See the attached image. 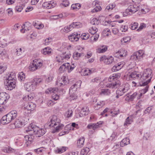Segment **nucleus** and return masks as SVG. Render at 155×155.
<instances>
[{
  "label": "nucleus",
  "mask_w": 155,
  "mask_h": 155,
  "mask_svg": "<svg viewBox=\"0 0 155 155\" xmlns=\"http://www.w3.org/2000/svg\"><path fill=\"white\" fill-rule=\"evenodd\" d=\"M4 82L5 88L8 90H12L16 86V74L15 72H11L10 74L5 77Z\"/></svg>",
  "instance_id": "1"
},
{
  "label": "nucleus",
  "mask_w": 155,
  "mask_h": 155,
  "mask_svg": "<svg viewBox=\"0 0 155 155\" xmlns=\"http://www.w3.org/2000/svg\"><path fill=\"white\" fill-rule=\"evenodd\" d=\"M60 120L57 118L56 115H54L50 119V122H49V126L54 127V129L52 131V133L54 134L56 132H58L59 130L61 129L64 126L62 124H59Z\"/></svg>",
  "instance_id": "2"
},
{
  "label": "nucleus",
  "mask_w": 155,
  "mask_h": 155,
  "mask_svg": "<svg viewBox=\"0 0 155 155\" xmlns=\"http://www.w3.org/2000/svg\"><path fill=\"white\" fill-rule=\"evenodd\" d=\"M152 71L150 69H147L144 71L143 73L141 78L143 80V81L140 82V85L141 86H144L147 85L151 81L152 77Z\"/></svg>",
  "instance_id": "3"
},
{
  "label": "nucleus",
  "mask_w": 155,
  "mask_h": 155,
  "mask_svg": "<svg viewBox=\"0 0 155 155\" xmlns=\"http://www.w3.org/2000/svg\"><path fill=\"white\" fill-rule=\"evenodd\" d=\"M38 78H35L32 82H28L25 83L24 87L26 90L28 91H33L36 88L38 83Z\"/></svg>",
  "instance_id": "4"
},
{
  "label": "nucleus",
  "mask_w": 155,
  "mask_h": 155,
  "mask_svg": "<svg viewBox=\"0 0 155 155\" xmlns=\"http://www.w3.org/2000/svg\"><path fill=\"white\" fill-rule=\"evenodd\" d=\"M23 107L25 110H26L25 113L28 115L31 113V111L33 110L36 107V105L33 103L26 102L24 104Z\"/></svg>",
  "instance_id": "5"
},
{
  "label": "nucleus",
  "mask_w": 155,
  "mask_h": 155,
  "mask_svg": "<svg viewBox=\"0 0 155 155\" xmlns=\"http://www.w3.org/2000/svg\"><path fill=\"white\" fill-rule=\"evenodd\" d=\"M144 54L143 50H140L134 52L130 56V59L132 60L139 61L142 58Z\"/></svg>",
  "instance_id": "6"
},
{
  "label": "nucleus",
  "mask_w": 155,
  "mask_h": 155,
  "mask_svg": "<svg viewBox=\"0 0 155 155\" xmlns=\"http://www.w3.org/2000/svg\"><path fill=\"white\" fill-rule=\"evenodd\" d=\"M9 98V96L8 94L4 92L0 93V104H6Z\"/></svg>",
  "instance_id": "7"
},
{
  "label": "nucleus",
  "mask_w": 155,
  "mask_h": 155,
  "mask_svg": "<svg viewBox=\"0 0 155 155\" xmlns=\"http://www.w3.org/2000/svg\"><path fill=\"white\" fill-rule=\"evenodd\" d=\"M100 61L101 62H103L106 64H110L114 62V58L112 56L108 57L104 55L100 58Z\"/></svg>",
  "instance_id": "8"
},
{
  "label": "nucleus",
  "mask_w": 155,
  "mask_h": 155,
  "mask_svg": "<svg viewBox=\"0 0 155 155\" xmlns=\"http://www.w3.org/2000/svg\"><path fill=\"white\" fill-rule=\"evenodd\" d=\"M67 78L66 76H63L61 78H59L56 82V84L58 86L63 87L67 83Z\"/></svg>",
  "instance_id": "9"
},
{
  "label": "nucleus",
  "mask_w": 155,
  "mask_h": 155,
  "mask_svg": "<svg viewBox=\"0 0 155 155\" xmlns=\"http://www.w3.org/2000/svg\"><path fill=\"white\" fill-rule=\"evenodd\" d=\"M38 64L39 62L38 59L34 60L29 66V70L32 71L36 70L38 68Z\"/></svg>",
  "instance_id": "10"
},
{
  "label": "nucleus",
  "mask_w": 155,
  "mask_h": 155,
  "mask_svg": "<svg viewBox=\"0 0 155 155\" xmlns=\"http://www.w3.org/2000/svg\"><path fill=\"white\" fill-rule=\"evenodd\" d=\"M35 137H36V136H35L33 134L26 135L24 137V141L27 146L31 143Z\"/></svg>",
  "instance_id": "11"
},
{
  "label": "nucleus",
  "mask_w": 155,
  "mask_h": 155,
  "mask_svg": "<svg viewBox=\"0 0 155 155\" xmlns=\"http://www.w3.org/2000/svg\"><path fill=\"white\" fill-rule=\"evenodd\" d=\"M31 24L29 22H25V23L22 26V28L21 30V32L24 33L30 30L31 29Z\"/></svg>",
  "instance_id": "12"
},
{
  "label": "nucleus",
  "mask_w": 155,
  "mask_h": 155,
  "mask_svg": "<svg viewBox=\"0 0 155 155\" xmlns=\"http://www.w3.org/2000/svg\"><path fill=\"white\" fill-rule=\"evenodd\" d=\"M102 124V121H99L96 123L90 124L88 125L87 127L89 129H93L95 130L101 126Z\"/></svg>",
  "instance_id": "13"
},
{
  "label": "nucleus",
  "mask_w": 155,
  "mask_h": 155,
  "mask_svg": "<svg viewBox=\"0 0 155 155\" xmlns=\"http://www.w3.org/2000/svg\"><path fill=\"white\" fill-rule=\"evenodd\" d=\"M80 37V34L78 35L77 33H73L68 36L69 39L71 41H77L78 40Z\"/></svg>",
  "instance_id": "14"
},
{
  "label": "nucleus",
  "mask_w": 155,
  "mask_h": 155,
  "mask_svg": "<svg viewBox=\"0 0 155 155\" xmlns=\"http://www.w3.org/2000/svg\"><path fill=\"white\" fill-rule=\"evenodd\" d=\"M55 5V3L51 1L44 2L42 5V7L44 8L49 9L54 7Z\"/></svg>",
  "instance_id": "15"
},
{
  "label": "nucleus",
  "mask_w": 155,
  "mask_h": 155,
  "mask_svg": "<svg viewBox=\"0 0 155 155\" xmlns=\"http://www.w3.org/2000/svg\"><path fill=\"white\" fill-rule=\"evenodd\" d=\"M142 5H140L137 7H136L133 5H130L126 9V11L127 12L129 11L132 13H134L137 11L140 10V7Z\"/></svg>",
  "instance_id": "16"
},
{
  "label": "nucleus",
  "mask_w": 155,
  "mask_h": 155,
  "mask_svg": "<svg viewBox=\"0 0 155 155\" xmlns=\"http://www.w3.org/2000/svg\"><path fill=\"white\" fill-rule=\"evenodd\" d=\"M14 124L15 125V127L17 128L21 127L24 125V123L20 118L16 119L14 123Z\"/></svg>",
  "instance_id": "17"
},
{
  "label": "nucleus",
  "mask_w": 155,
  "mask_h": 155,
  "mask_svg": "<svg viewBox=\"0 0 155 155\" xmlns=\"http://www.w3.org/2000/svg\"><path fill=\"white\" fill-rule=\"evenodd\" d=\"M71 56V54L70 52H63L61 54V59L68 60L69 59Z\"/></svg>",
  "instance_id": "18"
},
{
  "label": "nucleus",
  "mask_w": 155,
  "mask_h": 155,
  "mask_svg": "<svg viewBox=\"0 0 155 155\" xmlns=\"http://www.w3.org/2000/svg\"><path fill=\"white\" fill-rule=\"evenodd\" d=\"M52 50L49 47H48L43 49L41 51V52L42 54L44 55H51V53Z\"/></svg>",
  "instance_id": "19"
},
{
  "label": "nucleus",
  "mask_w": 155,
  "mask_h": 155,
  "mask_svg": "<svg viewBox=\"0 0 155 155\" xmlns=\"http://www.w3.org/2000/svg\"><path fill=\"white\" fill-rule=\"evenodd\" d=\"M124 64L120 63H119L114 65L112 68V71L113 72H116L120 69L123 66Z\"/></svg>",
  "instance_id": "20"
},
{
  "label": "nucleus",
  "mask_w": 155,
  "mask_h": 155,
  "mask_svg": "<svg viewBox=\"0 0 155 155\" xmlns=\"http://www.w3.org/2000/svg\"><path fill=\"white\" fill-rule=\"evenodd\" d=\"M119 81H117L114 83L113 82L107 84V87L110 88H116L120 85Z\"/></svg>",
  "instance_id": "21"
},
{
  "label": "nucleus",
  "mask_w": 155,
  "mask_h": 155,
  "mask_svg": "<svg viewBox=\"0 0 155 155\" xmlns=\"http://www.w3.org/2000/svg\"><path fill=\"white\" fill-rule=\"evenodd\" d=\"M128 91L127 88L124 87L122 89L120 88L117 90L116 91V94L120 95V96H122L123 94L126 92Z\"/></svg>",
  "instance_id": "22"
},
{
  "label": "nucleus",
  "mask_w": 155,
  "mask_h": 155,
  "mask_svg": "<svg viewBox=\"0 0 155 155\" xmlns=\"http://www.w3.org/2000/svg\"><path fill=\"white\" fill-rule=\"evenodd\" d=\"M120 77V73H114L112 75H110L108 79L109 81H111L112 80H116Z\"/></svg>",
  "instance_id": "23"
},
{
  "label": "nucleus",
  "mask_w": 155,
  "mask_h": 155,
  "mask_svg": "<svg viewBox=\"0 0 155 155\" xmlns=\"http://www.w3.org/2000/svg\"><path fill=\"white\" fill-rule=\"evenodd\" d=\"M89 112L88 108L87 107L82 108L80 111L81 114L83 116L87 115Z\"/></svg>",
  "instance_id": "24"
},
{
  "label": "nucleus",
  "mask_w": 155,
  "mask_h": 155,
  "mask_svg": "<svg viewBox=\"0 0 155 155\" xmlns=\"http://www.w3.org/2000/svg\"><path fill=\"white\" fill-rule=\"evenodd\" d=\"M58 89L57 88L54 87V88H52L50 87L48 88L47 89L45 92L46 94H51L53 93H55L58 92Z\"/></svg>",
  "instance_id": "25"
},
{
  "label": "nucleus",
  "mask_w": 155,
  "mask_h": 155,
  "mask_svg": "<svg viewBox=\"0 0 155 155\" xmlns=\"http://www.w3.org/2000/svg\"><path fill=\"white\" fill-rule=\"evenodd\" d=\"M110 94V90L108 89H102L100 92V94L101 95H109Z\"/></svg>",
  "instance_id": "26"
},
{
  "label": "nucleus",
  "mask_w": 155,
  "mask_h": 155,
  "mask_svg": "<svg viewBox=\"0 0 155 155\" xmlns=\"http://www.w3.org/2000/svg\"><path fill=\"white\" fill-rule=\"evenodd\" d=\"M84 138L83 137H80L77 141V144L78 147H82L84 144Z\"/></svg>",
  "instance_id": "27"
},
{
  "label": "nucleus",
  "mask_w": 155,
  "mask_h": 155,
  "mask_svg": "<svg viewBox=\"0 0 155 155\" xmlns=\"http://www.w3.org/2000/svg\"><path fill=\"white\" fill-rule=\"evenodd\" d=\"M92 73V71L88 69H83L81 72V74L82 76H85L90 74Z\"/></svg>",
  "instance_id": "28"
},
{
  "label": "nucleus",
  "mask_w": 155,
  "mask_h": 155,
  "mask_svg": "<svg viewBox=\"0 0 155 155\" xmlns=\"http://www.w3.org/2000/svg\"><path fill=\"white\" fill-rule=\"evenodd\" d=\"M90 149L89 148L86 147L82 149L81 152V155H89Z\"/></svg>",
  "instance_id": "29"
},
{
  "label": "nucleus",
  "mask_w": 155,
  "mask_h": 155,
  "mask_svg": "<svg viewBox=\"0 0 155 155\" xmlns=\"http://www.w3.org/2000/svg\"><path fill=\"white\" fill-rule=\"evenodd\" d=\"M107 49V47L106 46L103 45L100 48L97 49V52L99 53H103L106 51Z\"/></svg>",
  "instance_id": "30"
},
{
  "label": "nucleus",
  "mask_w": 155,
  "mask_h": 155,
  "mask_svg": "<svg viewBox=\"0 0 155 155\" xmlns=\"http://www.w3.org/2000/svg\"><path fill=\"white\" fill-rule=\"evenodd\" d=\"M130 141L129 138H126L123 139L120 143V145L122 147H123L125 145H127L130 143Z\"/></svg>",
  "instance_id": "31"
},
{
  "label": "nucleus",
  "mask_w": 155,
  "mask_h": 155,
  "mask_svg": "<svg viewBox=\"0 0 155 155\" xmlns=\"http://www.w3.org/2000/svg\"><path fill=\"white\" fill-rule=\"evenodd\" d=\"M81 81H79L78 82H76L71 86L70 88V91L74 89L75 88L76 89H77L78 87H79L81 86Z\"/></svg>",
  "instance_id": "32"
},
{
  "label": "nucleus",
  "mask_w": 155,
  "mask_h": 155,
  "mask_svg": "<svg viewBox=\"0 0 155 155\" xmlns=\"http://www.w3.org/2000/svg\"><path fill=\"white\" fill-rule=\"evenodd\" d=\"M104 104L105 103L104 101L100 102L94 106V109L95 110H98L104 106Z\"/></svg>",
  "instance_id": "33"
},
{
  "label": "nucleus",
  "mask_w": 155,
  "mask_h": 155,
  "mask_svg": "<svg viewBox=\"0 0 155 155\" xmlns=\"http://www.w3.org/2000/svg\"><path fill=\"white\" fill-rule=\"evenodd\" d=\"M140 75L137 74V72L136 71H134L133 72L131 73L129 75L130 78H133L134 79V78H135L137 77V78L140 77Z\"/></svg>",
  "instance_id": "34"
},
{
  "label": "nucleus",
  "mask_w": 155,
  "mask_h": 155,
  "mask_svg": "<svg viewBox=\"0 0 155 155\" xmlns=\"http://www.w3.org/2000/svg\"><path fill=\"white\" fill-rule=\"evenodd\" d=\"M32 130L33 132V134H32L34 135L35 136H36L37 137H39V135L38 134L39 130L38 127L36 126L35 127L34 126H33V128Z\"/></svg>",
  "instance_id": "35"
},
{
  "label": "nucleus",
  "mask_w": 155,
  "mask_h": 155,
  "mask_svg": "<svg viewBox=\"0 0 155 155\" xmlns=\"http://www.w3.org/2000/svg\"><path fill=\"white\" fill-rule=\"evenodd\" d=\"M82 54V53H78L77 52H75L73 54V58L75 60H78L81 57Z\"/></svg>",
  "instance_id": "36"
},
{
  "label": "nucleus",
  "mask_w": 155,
  "mask_h": 155,
  "mask_svg": "<svg viewBox=\"0 0 155 155\" xmlns=\"http://www.w3.org/2000/svg\"><path fill=\"white\" fill-rule=\"evenodd\" d=\"M81 5L79 3L73 4L71 6V8L73 10H77L80 8Z\"/></svg>",
  "instance_id": "37"
},
{
  "label": "nucleus",
  "mask_w": 155,
  "mask_h": 155,
  "mask_svg": "<svg viewBox=\"0 0 155 155\" xmlns=\"http://www.w3.org/2000/svg\"><path fill=\"white\" fill-rule=\"evenodd\" d=\"M25 6L24 4H22L20 5L17 6L15 8V10L18 12H21Z\"/></svg>",
  "instance_id": "38"
},
{
  "label": "nucleus",
  "mask_w": 155,
  "mask_h": 155,
  "mask_svg": "<svg viewBox=\"0 0 155 155\" xmlns=\"http://www.w3.org/2000/svg\"><path fill=\"white\" fill-rule=\"evenodd\" d=\"M4 152L7 153H11L14 151V150L10 147H5L3 149Z\"/></svg>",
  "instance_id": "39"
},
{
  "label": "nucleus",
  "mask_w": 155,
  "mask_h": 155,
  "mask_svg": "<svg viewBox=\"0 0 155 155\" xmlns=\"http://www.w3.org/2000/svg\"><path fill=\"white\" fill-rule=\"evenodd\" d=\"M68 66H69V64L68 63H66L62 65H61L59 69V70L61 71L62 72L64 69L66 67H68Z\"/></svg>",
  "instance_id": "40"
},
{
  "label": "nucleus",
  "mask_w": 155,
  "mask_h": 155,
  "mask_svg": "<svg viewBox=\"0 0 155 155\" xmlns=\"http://www.w3.org/2000/svg\"><path fill=\"white\" fill-rule=\"evenodd\" d=\"M90 23L93 25H98L99 24V22L97 18H94L91 20Z\"/></svg>",
  "instance_id": "41"
},
{
  "label": "nucleus",
  "mask_w": 155,
  "mask_h": 155,
  "mask_svg": "<svg viewBox=\"0 0 155 155\" xmlns=\"http://www.w3.org/2000/svg\"><path fill=\"white\" fill-rule=\"evenodd\" d=\"M138 24L137 22H134L133 24H131L130 25V28L133 30L136 29L138 27Z\"/></svg>",
  "instance_id": "42"
},
{
  "label": "nucleus",
  "mask_w": 155,
  "mask_h": 155,
  "mask_svg": "<svg viewBox=\"0 0 155 155\" xmlns=\"http://www.w3.org/2000/svg\"><path fill=\"white\" fill-rule=\"evenodd\" d=\"M115 6V4H109L106 8L105 10L110 11L112 10Z\"/></svg>",
  "instance_id": "43"
},
{
  "label": "nucleus",
  "mask_w": 155,
  "mask_h": 155,
  "mask_svg": "<svg viewBox=\"0 0 155 155\" xmlns=\"http://www.w3.org/2000/svg\"><path fill=\"white\" fill-rule=\"evenodd\" d=\"M131 40V38L130 37H126L123 38L121 40V41L122 42H123L124 43H126L129 42Z\"/></svg>",
  "instance_id": "44"
},
{
  "label": "nucleus",
  "mask_w": 155,
  "mask_h": 155,
  "mask_svg": "<svg viewBox=\"0 0 155 155\" xmlns=\"http://www.w3.org/2000/svg\"><path fill=\"white\" fill-rule=\"evenodd\" d=\"M103 33L104 34H106V35L107 36L111 35V31L110 30L107 28L104 29L103 31Z\"/></svg>",
  "instance_id": "45"
},
{
  "label": "nucleus",
  "mask_w": 155,
  "mask_h": 155,
  "mask_svg": "<svg viewBox=\"0 0 155 155\" xmlns=\"http://www.w3.org/2000/svg\"><path fill=\"white\" fill-rule=\"evenodd\" d=\"M89 34L83 33L81 35V38L83 40H87L89 38Z\"/></svg>",
  "instance_id": "46"
},
{
  "label": "nucleus",
  "mask_w": 155,
  "mask_h": 155,
  "mask_svg": "<svg viewBox=\"0 0 155 155\" xmlns=\"http://www.w3.org/2000/svg\"><path fill=\"white\" fill-rule=\"evenodd\" d=\"M7 69V67L4 64L0 65V74L3 73Z\"/></svg>",
  "instance_id": "47"
},
{
  "label": "nucleus",
  "mask_w": 155,
  "mask_h": 155,
  "mask_svg": "<svg viewBox=\"0 0 155 155\" xmlns=\"http://www.w3.org/2000/svg\"><path fill=\"white\" fill-rule=\"evenodd\" d=\"M95 5H96V8H94V9H93V12H97L101 11V7L99 6L98 4H96Z\"/></svg>",
  "instance_id": "48"
},
{
  "label": "nucleus",
  "mask_w": 155,
  "mask_h": 155,
  "mask_svg": "<svg viewBox=\"0 0 155 155\" xmlns=\"http://www.w3.org/2000/svg\"><path fill=\"white\" fill-rule=\"evenodd\" d=\"M18 77L19 78L21 81H24L25 77V74L23 72H21L19 74Z\"/></svg>",
  "instance_id": "49"
},
{
  "label": "nucleus",
  "mask_w": 155,
  "mask_h": 155,
  "mask_svg": "<svg viewBox=\"0 0 155 155\" xmlns=\"http://www.w3.org/2000/svg\"><path fill=\"white\" fill-rule=\"evenodd\" d=\"M72 23L73 25V27L75 28H79L81 26V24L79 22H73Z\"/></svg>",
  "instance_id": "50"
},
{
  "label": "nucleus",
  "mask_w": 155,
  "mask_h": 155,
  "mask_svg": "<svg viewBox=\"0 0 155 155\" xmlns=\"http://www.w3.org/2000/svg\"><path fill=\"white\" fill-rule=\"evenodd\" d=\"M119 51V53H120V54L119 56H120V57L125 56H126V51L125 50H120V51Z\"/></svg>",
  "instance_id": "51"
},
{
  "label": "nucleus",
  "mask_w": 155,
  "mask_h": 155,
  "mask_svg": "<svg viewBox=\"0 0 155 155\" xmlns=\"http://www.w3.org/2000/svg\"><path fill=\"white\" fill-rule=\"evenodd\" d=\"M16 54L18 56H20L22 53V50L21 48L16 49Z\"/></svg>",
  "instance_id": "52"
},
{
  "label": "nucleus",
  "mask_w": 155,
  "mask_h": 155,
  "mask_svg": "<svg viewBox=\"0 0 155 155\" xmlns=\"http://www.w3.org/2000/svg\"><path fill=\"white\" fill-rule=\"evenodd\" d=\"M66 150V147H63L57 150V152L58 153H61L63 152H64Z\"/></svg>",
  "instance_id": "53"
},
{
  "label": "nucleus",
  "mask_w": 155,
  "mask_h": 155,
  "mask_svg": "<svg viewBox=\"0 0 155 155\" xmlns=\"http://www.w3.org/2000/svg\"><path fill=\"white\" fill-rule=\"evenodd\" d=\"M33 24L35 28L39 29V22L38 20H36L34 21Z\"/></svg>",
  "instance_id": "54"
},
{
  "label": "nucleus",
  "mask_w": 155,
  "mask_h": 155,
  "mask_svg": "<svg viewBox=\"0 0 155 155\" xmlns=\"http://www.w3.org/2000/svg\"><path fill=\"white\" fill-rule=\"evenodd\" d=\"M46 132V129H39V137L44 135Z\"/></svg>",
  "instance_id": "55"
},
{
  "label": "nucleus",
  "mask_w": 155,
  "mask_h": 155,
  "mask_svg": "<svg viewBox=\"0 0 155 155\" xmlns=\"http://www.w3.org/2000/svg\"><path fill=\"white\" fill-rule=\"evenodd\" d=\"M128 29V27L126 25H122L120 28V30L122 32H125Z\"/></svg>",
  "instance_id": "56"
},
{
  "label": "nucleus",
  "mask_w": 155,
  "mask_h": 155,
  "mask_svg": "<svg viewBox=\"0 0 155 155\" xmlns=\"http://www.w3.org/2000/svg\"><path fill=\"white\" fill-rule=\"evenodd\" d=\"M52 99L54 101H57L59 98V96L57 94H54L52 95Z\"/></svg>",
  "instance_id": "57"
},
{
  "label": "nucleus",
  "mask_w": 155,
  "mask_h": 155,
  "mask_svg": "<svg viewBox=\"0 0 155 155\" xmlns=\"http://www.w3.org/2000/svg\"><path fill=\"white\" fill-rule=\"evenodd\" d=\"M146 27V25L145 24L143 23L141 24L139 28L137 30L138 31H139Z\"/></svg>",
  "instance_id": "58"
},
{
  "label": "nucleus",
  "mask_w": 155,
  "mask_h": 155,
  "mask_svg": "<svg viewBox=\"0 0 155 155\" xmlns=\"http://www.w3.org/2000/svg\"><path fill=\"white\" fill-rule=\"evenodd\" d=\"M62 4L65 7H66L69 5V2L67 0H64L63 1Z\"/></svg>",
  "instance_id": "59"
},
{
  "label": "nucleus",
  "mask_w": 155,
  "mask_h": 155,
  "mask_svg": "<svg viewBox=\"0 0 155 155\" xmlns=\"http://www.w3.org/2000/svg\"><path fill=\"white\" fill-rule=\"evenodd\" d=\"M144 137L147 140L150 139V133L148 132L146 133L144 135Z\"/></svg>",
  "instance_id": "60"
},
{
  "label": "nucleus",
  "mask_w": 155,
  "mask_h": 155,
  "mask_svg": "<svg viewBox=\"0 0 155 155\" xmlns=\"http://www.w3.org/2000/svg\"><path fill=\"white\" fill-rule=\"evenodd\" d=\"M146 87L144 89H143L141 90V92L143 93V94H145L148 90L149 86L147 85H145Z\"/></svg>",
  "instance_id": "61"
},
{
  "label": "nucleus",
  "mask_w": 155,
  "mask_h": 155,
  "mask_svg": "<svg viewBox=\"0 0 155 155\" xmlns=\"http://www.w3.org/2000/svg\"><path fill=\"white\" fill-rule=\"evenodd\" d=\"M73 111L72 110H69L66 112L67 117H69L72 116V114Z\"/></svg>",
  "instance_id": "62"
},
{
  "label": "nucleus",
  "mask_w": 155,
  "mask_h": 155,
  "mask_svg": "<svg viewBox=\"0 0 155 155\" xmlns=\"http://www.w3.org/2000/svg\"><path fill=\"white\" fill-rule=\"evenodd\" d=\"M0 56L2 57V58H4L7 56V54L5 51H3L0 53Z\"/></svg>",
  "instance_id": "63"
},
{
  "label": "nucleus",
  "mask_w": 155,
  "mask_h": 155,
  "mask_svg": "<svg viewBox=\"0 0 155 155\" xmlns=\"http://www.w3.org/2000/svg\"><path fill=\"white\" fill-rule=\"evenodd\" d=\"M137 95V93L136 92L134 93L133 94L130 96L129 98V100L130 101H132L134 99L135 97Z\"/></svg>",
  "instance_id": "64"
}]
</instances>
